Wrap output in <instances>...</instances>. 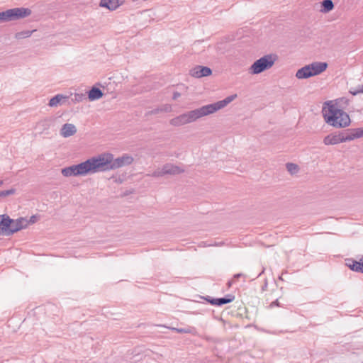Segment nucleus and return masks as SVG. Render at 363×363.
Segmentation results:
<instances>
[{"instance_id": "nucleus-1", "label": "nucleus", "mask_w": 363, "mask_h": 363, "mask_svg": "<svg viewBox=\"0 0 363 363\" xmlns=\"http://www.w3.org/2000/svg\"><path fill=\"white\" fill-rule=\"evenodd\" d=\"M236 97V94L230 95L223 100L188 111L172 118L169 121V123L173 126L178 127L192 123L203 116L212 114L223 108L228 104L233 101Z\"/></svg>"}, {"instance_id": "nucleus-2", "label": "nucleus", "mask_w": 363, "mask_h": 363, "mask_svg": "<svg viewBox=\"0 0 363 363\" xmlns=\"http://www.w3.org/2000/svg\"><path fill=\"white\" fill-rule=\"evenodd\" d=\"M328 108L324 107L323 113L325 122L337 128H345L350 125L351 121L349 115L337 106L326 103Z\"/></svg>"}, {"instance_id": "nucleus-3", "label": "nucleus", "mask_w": 363, "mask_h": 363, "mask_svg": "<svg viewBox=\"0 0 363 363\" xmlns=\"http://www.w3.org/2000/svg\"><path fill=\"white\" fill-rule=\"evenodd\" d=\"M277 60L276 55H266L254 62L250 66L249 72L252 74H258L265 70L269 69Z\"/></svg>"}, {"instance_id": "nucleus-4", "label": "nucleus", "mask_w": 363, "mask_h": 363, "mask_svg": "<svg viewBox=\"0 0 363 363\" xmlns=\"http://www.w3.org/2000/svg\"><path fill=\"white\" fill-rule=\"evenodd\" d=\"M113 155L103 153L97 157H92V173L113 169Z\"/></svg>"}, {"instance_id": "nucleus-5", "label": "nucleus", "mask_w": 363, "mask_h": 363, "mask_svg": "<svg viewBox=\"0 0 363 363\" xmlns=\"http://www.w3.org/2000/svg\"><path fill=\"white\" fill-rule=\"evenodd\" d=\"M4 22L16 21L29 16L31 10L28 8H13L1 12Z\"/></svg>"}, {"instance_id": "nucleus-6", "label": "nucleus", "mask_w": 363, "mask_h": 363, "mask_svg": "<svg viewBox=\"0 0 363 363\" xmlns=\"http://www.w3.org/2000/svg\"><path fill=\"white\" fill-rule=\"evenodd\" d=\"M133 161V157L128 154H123L121 157H117L116 159L113 158V169L129 165L132 164Z\"/></svg>"}, {"instance_id": "nucleus-7", "label": "nucleus", "mask_w": 363, "mask_h": 363, "mask_svg": "<svg viewBox=\"0 0 363 363\" xmlns=\"http://www.w3.org/2000/svg\"><path fill=\"white\" fill-rule=\"evenodd\" d=\"M211 74L212 70L209 67L200 65L194 67L189 72V74L195 78L208 77L210 76Z\"/></svg>"}, {"instance_id": "nucleus-8", "label": "nucleus", "mask_w": 363, "mask_h": 363, "mask_svg": "<svg viewBox=\"0 0 363 363\" xmlns=\"http://www.w3.org/2000/svg\"><path fill=\"white\" fill-rule=\"evenodd\" d=\"M55 118L49 117L40 121L36 125V129L40 133L48 131L54 125Z\"/></svg>"}, {"instance_id": "nucleus-9", "label": "nucleus", "mask_w": 363, "mask_h": 363, "mask_svg": "<svg viewBox=\"0 0 363 363\" xmlns=\"http://www.w3.org/2000/svg\"><path fill=\"white\" fill-rule=\"evenodd\" d=\"M124 1L125 0H101L99 6L113 11L123 5Z\"/></svg>"}, {"instance_id": "nucleus-10", "label": "nucleus", "mask_w": 363, "mask_h": 363, "mask_svg": "<svg viewBox=\"0 0 363 363\" xmlns=\"http://www.w3.org/2000/svg\"><path fill=\"white\" fill-rule=\"evenodd\" d=\"M308 67H309L313 77L323 72L327 69L328 64L326 62H315L308 65Z\"/></svg>"}, {"instance_id": "nucleus-11", "label": "nucleus", "mask_w": 363, "mask_h": 363, "mask_svg": "<svg viewBox=\"0 0 363 363\" xmlns=\"http://www.w3.org/2000/svg\"><path fill=\"white\" fill-rule=\"evenodd\" d=\"M163 170L165 175H177L184 172V169L179 166L173 164L172 163H167L163 165Z\"/></svg>"}, {"instance_id": "nucleus-12", "label": "nucleus", "mask_w": 363, "mask_h": 363, "mask_svg": "<svg viewBox=\"0 0 363 363\" xmlns=\"http://www.w3.org/2000/svg\"><path fill=\"white\" fill-rule=\"evenodd\" d=\"M11 219L5 215L0 216V235H9V226L11 225Z\"/></svg>"}, {"instance_id": "nucleus-13", "label": "nucleus", "mask_w": 363, "mask_h": 363, "mask_svg": "<svg viewBox=\"0 0 363 363\" xmlns=\"http://www.w3.org/2000/svg\"><path fill=\"white\" fill-rule=\"evenodd\" d=\"M77 174L79 177L85 176L91 172V158L87 159L85 162L76 164Z\"/></svg>"}, {"instance_id": "nucleus-14", "label": "nucleus", "mask_w": 363, "mask_h": 363, "mask_svg": "<svg viewBox=\"0 0 363 363\" xmlns=\"http://www.w3.org/2000/svg\"><path fill=\"white\" fill-rule=\"evenodd\" d=\"M340 133L342 136V143L351 141L353 140L354 139L359 138L357 128L347 129L346 130L340 132Z\"/></svg>"}, {"instance_id": "nucleus-15", "label": "nucleus", "mask_w": 363, "mask_h": 363, "mask_svg": "<svg viewBox=\"0 0 363 363\" xmlns=\"http://www.w3.org/2000/svg\"><path fill=\"white\" fill-rule=\"evenodd\" d=\"M340 143H342V140L340 133H331L325 136L323 139V143L325 145H337Z\"/></svg>"}, {"instance_id": "nucleus-16", "label": "nucleus", "mask_w": 363, "mask_h": 363, "mask_svg": "<svg viewBox=\"0 0 363 363\" xmlns=\"http://www.w3.org/2000/svg\"><path fill=\"white\" fill-rule=\"evenodd\" d=\"M172 111V105L170 104H162L152 110L148 111L145 113V116L157 115L160 113H169Z\"/></svg>"}, {"instance_id": "nucleus-17", "label": "nucleus", "mask_w": 363, "mask_h": 363, "mask_svg": "<svg viewBox=\"0 0 363 363\" xmlns=\"http://www.w3.org/2000/svg\"><path fill=\"white\" fill-rule=\"evenodd\" d=\"M77 133V128L74 125L65 123L60 130V135L64 138H68Z\"/></svg>"}, {"instance_id": "nucleus-18", "label": "nucleus", "mask_w": 363, "mask_h": 363, "mask_svg": "<svg viewBox=\"0 0 363 363\" xmlns=\"http://www.w3.org/2000/svg\"><path fill=\"white\" fill-rule=\"evenodd\" d=\"M234 299L235 296L233 295L228 294L223 298L207 299V301L212 305L222 306L232 302Z\"/></svg>"}, {"instance_id": "nucleus-19", "label": "nucleus", "mask_w": 363, "mask_h": 363, "mask_svg": "<svg viewBox=\"0 0 363 363\" xmlns=\"http://www.w3.org/2000/svg\"><path fill=\"white\" fill-rule=\"evenodd\" d=\"M311 77H312V74L308 65H306L301 67V69H298V71L296 73V77L299 79H308Z\"/></svg>"}, {"instance_id": "nucleus-20", "label": "nucleus", "mask_w": 363, "mask_h": 363, "mask_svg": "<svg viewBox=\"0 0 363 363\" xmlns=\"http://www.w3.org/2000/svg\"><path fill=\"white\" fill-rule=\"evenodd\" d=\"M61 173L64 177H79L76 164L62 169Z\"/></svg>"}, {"instance_id": "nucleus-21", "label": "nucleus", "mask_w": 363, "mask_h": 363, "mask_svg": "<svg viewBox=\"0 0 363 363\" xmlns=\"http://www.w3.org/2000/svg\"><path fill=\"white\" fill-rule=\"evenodd\" d=\"M334 8V4L332 0H323L321 2V9L320 11L322 13H328L332 11Z\"/></svg>"}, {"instance_id": "nucleus-22", "label": "nucleus", "mask_w": 363, "mask_h": 363, "mask_svg": "<svg viewBox=\"0 0 363 363\" xmlns=\"http://www.w3.org/2000/svg\"><path fill=\"white\" fill-rule=\"evenodd\" d=\"M67 97L61 94H57L52 97L49 101V106L51 107L57 106L62 99H66Z\"/></svg>"}, {"instance_id": "nucleus-23", "label": "nucleus", "mask_w": 363, "mask_h": 363, "mask_svg": "<svg viewBox=\"0 0 363 363\" xmlns=\"http://www.w3.org/2000/svg\"><path fill=\"white\" fill-rule=\"evenodd\" d=\"M36 30H23L21 32H18L15 34V38L18 40H21L24 38H27L30 37L33 32H35Z\"/></svg>"}, {"instance_id": "nucleus-24", "label": "nucleus", "mask_w": 363, "mask_h": 363, "mask_svg": "<svg viewBox=\"0 0 363 363\" xmlns=\"http://www.w3.org/2000/svg\"><path fill=\"white\" fill-rule=\"evenodd\" d=\"M10 231L8 232L9 235L13 234L14 233L21 230V226H19L17 220L11 219V225L9 226Z\"/></svg>"}, {"instance_id": "nucleus-25", "label": "nucleus", "mask_w": 363, "mask_h": 363, "mask_svg": "<svg viewBox=\"0 0 363 363\" xmlns=\"http://www.w3.org/2000/svg\"><path fill=\"white\" fill-rule=\"evenodd\" d=\"M358 264H359V261H356V260L352 259H347L346 264L352 271L359 272Z\"/></svg>"}, {"instance_id": "nucleus-26", "label": "nucleus", "mask_w": 363, "mask_h": 363, "mask_svg": "<svg viewBox=\"0 0 363 363\" xmlns=\"http://www.w3.org/2000/svg\"><path fill=\"white\" fill-rule=\"evenodd\" d=\"M330 104L331 102H329ZM349 104V100L346 98H341L336 101L335 104H333L334 106H337L339 107V108L343 110L346 108V106Z\"/></svg>"}, {"instance_id": "nucleus-27", "label": "nucleus", "mask_w": 363, "mask_h": 363, "mask_svg": "<svg viewBox=\"0 0 363 363\" xmlns=\"http://www.w3.org/2000/svg\"><path fill=\"white\" fill-rule=\"evenodd\" d=\"M286 167L287 171L291 174H295L299 170L298 166L297 164H294V163H290V162L286 163Z\"/></svg>"}, {"instance_id": "nucleus-28", "label": "nucleus", "mask_w": 363, "mask_h": 363, "mask_svg": "<svg viewBox=\"0 0 363 363\" xmlns=\"http://www.w3.org/2000/svg\"><path fill=\"white\" fill-rule=\"evenodd\" d=\"M102 91L96 86H92V101L99 99L103 96Z\"/></svg>"}, {"instance_id": "nucleus-29", "label": "nucleus", "mask_w": 363, "mask_h": 363, "mask_svg": "<svg viewBox=\"0 0 363 363\" xmlns=\"http://www.w3.org/2000/svg\"><path fill=\"white\" fill-rule=\"evenodd\" d=\"M86 95H87V97L89 100H91V89H89L86 91V94H76L74 95V100L75 101H82L84 99H86Z\"/></svg>"}, {"instance_id": "nucleus-30", "label": "nucleus", "mask_w": 363, "mask_h": 363, "mask_svg": "<svg viewBox=\"0 0 363 363\" xmlns=\"http://www.w3.org/2000/svg\"><path fill=\"white\" fill-rule=\"evenodd\" d=\"M177 332L179 333H190L193 335H196V330L194 328L189 327L187 328H178Z\"/></svg>"}, {"instance_id": "nucleus-31", "label": "nucleus", "mask_w": 363, "mask_h": 363, "mask_svg": "<svg viewBox=\"0 0 363 363\" xmlns=\"http://www.w3.org/2000/svg\"><path fill=\"white\" fill-rule=\"evenodd\" d=\"M16 190L14 188H11L8 190H4L0 191V198L1 197H6L11 195H13L16 193Z\"/></svg>"}, {"instance_id": "nucleus-32", "label": "nucleus", "mask_w": 363, "mask_h": 363, "mask_svg": "<svg viewBox=\"0 0 363 363\" xmlns=\"http://www.w3.org/2000/svg\"><path fill=\"white\" fill-rule=\"evenodd\" d=\"M148 176H151L153 177H162L165 175L164 172L163 170V166L161 169H157L154 171L151 174H147Z\"/></svg>"}, {"instance_id": "nucleus-33", "label": "nucleus", "mask_w": 363, "mask_h": 363, "mask_svg": "<svg viewBox=\"0 0 363 363\" xmlns=\"http://www.w3.org/2000/svg\"><path fill=\"white\" fill-rule=\"evenodd\" d=\"M350 93L353 96L363 93V84L359 86L357 88H350Z\"/></svg>"}, {"instance_id": "nucleus-34", "label": "nucleus", "mask_w": 363, "mask_h": 363, "mask_svg": "<svg viewBox=\"0 0 363 363\" xmlns=\"http://www.w3.org/2000/svg\"><path fill=\"white\" fill-rule=\"evenodd\" d=\"M17 220L19 226H21V229L26 228L29 224L28 220L24 218H21L19 219H17Z\"/></svg>"}, {"instance_id": "nucleus-35", "label": "nucleus", "mask_w": 363, "mask_h": 363, "mask_svg": "<svg viewBox=\"0 0 363 363\" xmlns=\"http://www.w3.org/2000/svg\"><path fill=\"white\" fill-rule=\"evenodd\" d=\"M359 272L363 273V257L359 261Z\"/></svg>"}, {"instance_id": "nucleus-36", "label": "nucleus", "mask_w": 363, "mask_h": 363, "mask_svg": "<svg viewBox=\"0 0 363 363\" xmlns=\"http://www.w3.org/2000/svg\"><path fill=\"white\" fill-rule=\"evenodd\" d=\"M180 96H181L180 93H179L177 91H175L173 94L172 99L173 100H177Z\"/></svg>"}, {"instance_id": "nucleus-37", "label": "nucleus", "mask_w": 363, "mask_h": 363, "mask_svg": "<svg viewBox=\"0 0 363 363\" xmlns=\"http://www.w3.org/2000/svg\"><path fill=\"white\" fill-rule=\"evenodd\" d=\"M359 138L363 137V128H357Z\"/></svg>"}, {"instance_id": "nucleus-38", "label": "nucleus", "mask_w": 363, "mask_h": 363, "mask_svg": "<svg viewBox=\"0 0 363 363\" xmlns=\"http://www.w3.org/2000/svg\"><path fill=\"white\" fill-rule=\"evenodd\" d=\"M29 222V224L30 223H35L36 221V216H32L30 218V220H28Z\"/></svg>"}, {"instance_id": "nucleus-39", "label": "nucleus", "mask_w": 363, "mask_h": 363, "mask_svg": "<svg viewBox=\"0 0 363 363\" xmlns=\"http://www.w3.org/2000/svg\"><path fill=\"white\" fill-rule=\"evenodd\" d=\"M111 179H113L114 182L116 183H122L123 182V179H121L120 177L117 178V177H111Z\"/></svg>"}, {"instance_id": "nucleus-40", "label": "nucleus", "mask_w": 363, "mask_h": 363, "mask_svg": "<svg viewBox=\"0 0 363 363\" xmlns=\"http://www.w3.org/2000/svg\"><path fill=\"white\" fill-rule=\"evenodd\" d=\"M274 306H279V302L277 300L270 303V307H274Z\"/></svg>"}, {"instance_id": "nucleus-41", "label": "nucleus", "mask_w": 363, "mask_h": 363, "mask_svg": "<svg viewBox=\"0 0 363 363\" xmlns=\"http://www.w3.org/2000/svg\"><path fill=\"white\" fill-rule=\"evenodd\" d=\"M242 276H243L242 274H236L234 275L233 279H238V278H239L240 277H242Z\"/></svg>"}, {"instance_id": "nucleus-42", "label": "nucleus", "mask_w": 363, "mask_h": 363, "mask_svg": "<svg viewBox=\"0 0 363 363\" xmlns=\"http://www.w3.org/2000/svg\"><path fill=\"white\" fill-rule=\"evenodd\" d=\"M169 329H170L172 331H176L177 332V330H178V328H174V327H167Z\"/></svg>"}, {"instance_id": "nucleus-43", "label": "nucleus", "mask_w": 363, "mask_h": 363, "mask_svg": "<svg viewBox=\"0 0 363 363\" xmlns=\"http://www.w3.org/2000/svg\"><path fill=\"white\" fill-rule=\"evenodd\" d=\"M0 23H4L1 12H0Z\"/></svg>"}, {"instance_id": "nucleus-44", "label": "nucleus", "mask_w": 363, "mask_h": 363, "mask_svg": "<svg viewBox=\"0 0 363 363\" xmlns=\"http://www.w3.org/2000/svg\"><path fill=\"white\" fill-rule=\"evenodd\" d=\"M233 280L228 282V286H230L232 284Z\"/></svg>"}, {"instance_id": "nucleus-45", "label": "nucleus", "mask_w": 363, "mask_h": 363, "mask_svg": "<svg viewBox=\"0 0 363 363\" xmlns=\"http://www.w3.org/2000/svg\"><path fill=\"white\" fill-rule=\"evenodd\" d=\"M4 182L2 180H0V186H1L3 185Z\"/></svg>"}]
</instances>
